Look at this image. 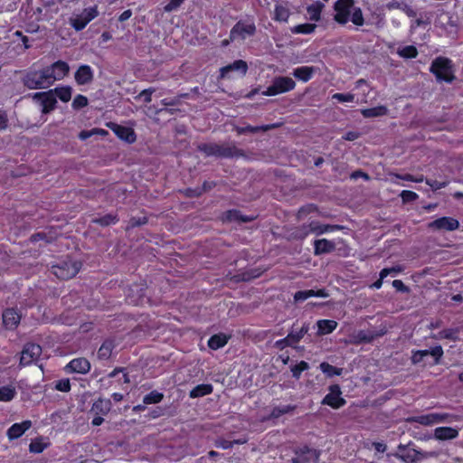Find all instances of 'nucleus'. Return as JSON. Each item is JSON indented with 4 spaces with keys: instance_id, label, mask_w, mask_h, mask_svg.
<instances>
[{
    "instance_id": "28",
    "label": "nucleus",
    "mask_w": 463,
    "mask_h": 463,
    "mask_svg": "<svg viewBox=\"0 0 463 463\" xmlns=\"http://www.w3.org/2000/svg\"><path fill=\"white\" fill-rule=\"evenodd\" d=\"M317 335H323L332 333L337 327V322L330 319H320L317 322Z\"/></svg>"
},
{
    "instance_id": "30",
    "label": "nucleus",
    "mask_w": 463,
    "mask_h": 463,
    "mask_svg": "<svg viewBox=\"0 0 463 463\" xmlns=\"http://www.w3.org/2000/svg\"><path fill=\"white\" fill-rule=\"evenodd\" d=\"M325 7L324 3L317 1L307 7L309 19L313 22H318L321 19V13Z\"/></svg>"
},
{
    "instance_id": "42",
    "label": "nucleus",
    "mask_w": 463,
    "mask_h": 463,
    "mask_svg": "<svg viewBox=\"0 0 463 463\" xmlns=\"http://www.w3.org/2000/svg\"><path fill=\"white\" fill-rule=\"evenodd\" d=\"M398 54L403 58H415L418 54V51L416 47L408 45L399 49Z\"/></svg>"
},
{
    "instance_id": "39",
    "label": "nucleus",
    "mask_w": 463,
    "mask_h": 463,
    "mask_svg": "<svg viewBox=\"0 0 463 463\" xmlns=\"http://www.w3.org/2000/svg\"><path fill=\"white\" fill-rule=\"evenodd\" d=\"M164 398V394L157 391H152L143 398L144 404L159 403Z\"/></svg>"
},
{
    "instance_id": "2",
    "label": "nucleus",
    "mask_w": 463,
    "mask_h": 463,
    "mask_svg": "<svg viewBox=\"0 0 463 463\" xmlns=\"http://www.w3.org/2000/svg\"><path fill=\"white\" fill-rule=\"evenodd\" d=\"M430 71L437 80L450 83L454 80V68L452 61L446 57H437L430 65Z\"/></svg>"
},
{
    "instance_id": "48",
    "label": "nucleus",
    "mask_w": 463,
    "mask_h": 463,
    "mask_svg": "<svg viewBox=\"0 0 463 463\" xmlns=\"http://www.w3.org/2000/svg\"><path fill=\"white\" fill-rule=\"evenodd\" d=\"M88 105V99L83 95H77L73 101H72V107L74 109H81Z\"/></svg>"
},
{
    "instance_id": "55",
    "label": "nucleus",
    "mask_w": 463,
    "mask_h": 463,
    "mask_svg": "<svg viewBox=\"0 0 463 463\" xmlns=\"http://www.w3.org/2000/svg\"><path fill=\"white\" fill-rule=\"evenodd\" d=\"M293 345L294 344L292 343L291 338H288V335L285 338L275 342V346L281 350L284 349L286 346Z\"/></svg>"
},
{
    "instance_id": "46",
    "label": "nucleus",
    "mask_w": 463,
    "mask_h": 463,
    "mask_svg": "<svg viewBox=\"0 0 463 463\" xmlns=\"http://www.w3.org/2000/svg\"><path fill=\"white\" fill-rule=\"evenodd\" d=\"M308 364L305 361H301L298 364L291 368L292 374L295 378L298 379L302 372L308 369Z\"/></svg>"
},
{
    "instance_id": "36",
    "label": "nucleus",
    "mask_w": 463,
    "mask_h": 463,
    "mask_svg": "<svg viewBox=\"0 0 463 463\" xmlns=\"http://www.w3.org/2000/svg\"><path fill=\"white\" fill-rule=\"evenodd\" d=\"M317 25L314 24H302L290 28L294 34H311L315 32Z\"/></svg>"
},
{
    "instance_id": "64",
    "label": "nucleus",
    "mask_w": 463,
    "mask_h": 463,
    "mask_svg": "<svg viewBox=\"0 0 463 463\" xmlns=\"http://www.w3.org/2000/svg\"><path fill=\"white\" fill-rule=\"evenodd\" d=\"M402 11L404 12L410 17H414L416 15V12L405 3L402 6Z\"/></svg>"
},
{
    "instance_id": "63",
    "label": "nucleus",
    "mask_w": 463,
    "mask_h": 463,
    "mask_svg": "<svg viewBox=\"0 0 463 463\" xmlns=\"http://www.w3.org/2000/svg\"><path fill=\"white\" fill-rule=\"evenodd\" d=\"M93 135H95V130L91 129V130H82L80 134H79V137L80 139L81 140H86L88 139L89 137H92Z\"/></svg>"
},
{
    "instance_id": "59",
    "label": "nucleus",
    "mask_w": 463,
    "mask_h": 463,
    "mask_svg": "<svg viewBox=\"0 0 463 463\" xmlns=\"http://www.w3.org/2000/svg\"><path fill=\"white\" fill-rule=\"evenodd\" d=\"M404 5V2H399L397 0H392L391 2L387 3L385 7L388 10H394V9H402V6Z\"/></svg>"
},
{
    "instance_id": "22",
    "label": "nucleus",
    "mask_w": 463,
    "mask_h": 463,
    "mask_svg": "<svg viewBox=\"0 0 463 463\" xmlns=\"http://www.w3.org/2000/svg\"><path fill=\"white\" fill-rule=\"evenodd\" d=\"M93 79V71L89 65H80L75 73V80L80 85L90 83Z\"/></svg>"
},
{
    "instance_id": "17",
    "label": "nucleus",
    "mask_w": 463,
    "mask_h": 463,
    "mask_svg": "<svg viewBox=\"0 0 463 463\" xmlns=\"http://www.w3.org/2000/svg\"><path fill=\"white\" fill-rule=\"evenodd\" d=\"M318 458V454L315 449L305 447L296 452L293 458V463H310L315 462Z\"/></svg>"
},
{
    "instance_id": "34",
    "label": "nucleus",
    "mask_w": 463,
    "mask_h": 463,
    "mask_svg": "<svg viewBox=\"0 0 463 463\" xmlns=\"http://www.w3.org/2000/svg\"><path fill=\"white\" fill-rule=\"evenodd\" d=\"M16 396V389L14 385H5L0 387V402H11Z\"/></svg>"
},
{
    "instance_id": "21",
    "label": "nucleus",
    "mask_w": 463,
    "mask_h": 463,
    "mask_svg": "<svg viewBox=\"0 0 463 463\" xmlns=\"http://www.w3.org/2000/svg\"><path fill=\"white\" fill-rule=\"evenodd\" d=\"M396 457L402 461L411 463L419 459V452L415 449H409L406 445H399Z\"/></svg>"
},
{
    "instance_id": "51",
    "label": "nucleus",
    "mask_w": 463,
    "mask_h": 463,
    "mask_svg": "<svg viewBox=\"0 0 463 463\" xmlns=\"http://www.w3.org/2000/svg\"><path fill=\"white\" fill-rule=\"evenodd\" d=\"M184 1V0H170L169 3L164 7L165 12L170 13L176 10Z\"/></svg>"
},
{
    "instance_id": "26",
    "label": "nucleus",
    "mask_w": 463,
    "mask_h": 463,
    "mask_svg": "<svg viewBox=\"0 0 463 463\" xmlns=\"http://www.w3.org/2000/svg\"><path fill=\"white\" fill-rule=\"evenodd\" d=\"M311 297L326 298L327 294L326 293V291L324 289H319V290H313V289L301 290V291H298V292L295 293L294 300L296 302L304 301V300H306V299H307L308 298H311Z\"/></svg>"
},
{
    "instance_id": "12",
    "label": "nucleus",
    "mask_w": 463,
    "mask_h": 463,
    "mask_svg": "<svg viewBox=\"0 0 463 463\" xmlns=\"http://www.w3.org/2000/svg\"><path fill=\"white\" fill-rule=\"evenodd\" d=\"M459 227L458 220L452 217H441L429 223V228L434 231L452 232Z\"/></svg>"
},
{
    "instance_id": "58",
    "label": "nucleus",
    "mask_w": 463,
    "mask_h": 463,
    "mask_svg": "<svg viewBox=\"0 0 463 463\" xmlns=\"http://www.w3.org/2000/svg\"><path fill=\"white\" fill-rule=\"evenodd\" d=\"M429 354L434 356L436 358V363H438L439 359L443 355V349L440 345L433 347L431 350H429Z\"/></svg>"
},
{
    "instance_id": "11",
    "label": "nucleus",
    "mask_w": 463,
    "mask_h": 463,
    "mask_svg": "<svg viewBox=\"0 0 463 463\" xmlns=\"http://www.w3.org/2000/svg\"><path fill=\"white\" fill-rule=\"evenodd\" d=\"M45 70L48 71L51 81L53 84L55 81L62 80L69 73L70 66L63 61H58Z\"/></svg>"
},
{
    "instance_id": "44",
    "label": "nucleus",
    "mask_w": 463,
    "mask_h": 463,
    "mask_svg": "<svg viewBox=\"0 0 463 463\" xmlns=\"http://www.w3.org/2000/svg\"><path fill=\"white\" fill-rule=\"evenodd\" d=\"M294 409H295V407L291 406V405H283V406L275 407L270 413V417L271 418H279L283 414L292 411Z\"/></svg>"
},
{
    "instance_id": "29",
    "label": "nucleus",
    "mask_w": 463,
    "mask_h": 463,
    "mask_svg": "<svg viewBox=\"0 0 463 463\" xmlns=\"http://www.w3.org/2000/svg\"><path fill=\"white\" fill-rule=\"evenodd\" d=\"M434 434L437 439L445 440L457 438L458 431L451 427H439L435 430Z\"/></svg>"
},
{
    "instance_id": "62",
    "label": "nucleus",
    "mask_w": 463,
    "mask_h": 463,
    "mask_svg": "<svg viewBox=\"0 0 463 463\" xmlns=\"http://www.w3.org/2000/svg\"><path fill=\"white\" fill-rule=\"evenodd\" d=\"M7 128V116L6 113L0 109V128L5 129Z\"/></svg>"
},
{
    "instance_id": "31",
    "label": "nucleus",
    "mask_w": 463,
    "mask_h": 463,
    "mask_svg": "<svg viewBox=\"0 0 463 463\" xmlns=\"http://www.w3.org/2000/svg\"><path fill=\"white\" fill-rule=\"evenodd\" d=\"M50 445V442L46 438L43 437H38L33 439L29 445V450L32 453H41L43 452L46 448H48Z\"/></svg>"
},
{
    "instance_id": "19",
    "label": "nucleus",
    "mask_w": 463,
    "mask_h": 463,
    "mask_svg": "<svg viewBox=\"0 0 463 463\" xmlns=\"http://www.w3.org/2000/svg\"><path fill=\"white\" fill-rule=\"evenodd\" d=\"M21 315L14 308H8L3 313V323L5 328L14 329L20 323Z\"/></svg>"
},
{
    "instance_id": "40",
    "label": "nucleus",
    "mask_w": 463,
    "mask_h": 463,
    "mask_svg": "<svg viewBox=\"0 0 463 463\" xmlns=\"http://www.w3.org/2000/svg\"><path fill=\"white\" fill-rule=\"evenodd\" d=\"M319 367L325 374L330 377L334 375H340L342 373V369L336 368L326 362L321 363Z\"/></svg>"
},
{
    "instance_id": "4",
    "label": "nucleus",
    "mask_w": 463,
    "mask_h": 463,
    "mask_svg": "<svg viewBox=\"0 0 463 463\" xmlns=\"http://www.w3.org/2000/svg\"><path fill=\"white\" fill-rule=\"evenodd\" d=\"M296 82L290 77H275L272 83L262 92L264 96H276L294 90Z\"/></svg>"
},
{
    "instance_id": "6",
    "label": "nucleus",
    "mask_w": 463,
    "mask_h": 463,
    "mask_svg": "<svg viewBox=\"0 0 463 463\" xmlns=\"http://www.w3.org/2000/svg\"><path fill=\"white\" fill-rule=\"evenodd\" d=\"M80 269V263L73 260H64L52 267V273L61 279L73 278Z\"/></svg>"
},
{
    "instance_id": "32",
    "label": "nucleus",
    "mask_w": 463,
    "mask_h": 463,
    "mask_svg": "<svg viewBox=\"0 0 463 463\" xmlns=\"http://www.w3.org/2000/svg\"><path fill=\"white\" fill-rule=\"evenodd\" d=\"M213 391V387L209 383L198 384L194 389L191 390L189 396L190 398H198L203 397L204 395L212 393Z\"/></svg>"
},
{
    "instance_id": "54",
    "label": "nucleus",
    "mask_w": 463,
    "mask_h": 463,
    "mask_svg": "<svg viewBox=\"0 0 463 463\" xmlns=\"http://www.w3.org/2000/svg\"><path fill=\"white\" fill-rule=\"evenodd\" d=\"M395 177L400 178L402 180L410 181V182H415V183H421L424 180L423 175H420L418 177H414L413 175L410 174H406L403 175H395Z\"/></svg>"
},
{
    "instance_id": "18",
    "label": "nucleus",
    "mask_w": 463,
    "mask_h": 463,
    "mask_svg": "<svg viewBox=\"0 0 463 463\" xmlns=\"http://www.w3.org/2000/svg\"><path fill=\"white\" fill-rule=\"evenodd\" d=\"M340 229L341 227L338 225L320 224L319 222H312L309 223L307 231L305 232V235H307L308 233L321 235L324 233L333 232Z\"/></svg>"
},
{
    "instance_id": "56",
    "label": "nucleus",
    "mask_w": 463,
    "mask_h": 463,
    "mask_svg": "<svg viewBox=\"0 0 463 463\" xmlns=\"http://www.w3.org/2000/svg\"><path fill=\"white\" fill-rule=\"evenodd\" d=\"M401 270H402V269L400 267H392V268L383 269L381 270L380 276L382 277V279H384L388 275L398 274L399 272H401Z\"/></svg>"
},
{
    "instance_id": "14",
    "label": "nucleus",
    "mask_w": 463,
    "mask_h": 463,
    "mask_svg": "<svg viewBox=\"0 0 463 463\" xmlns=\"http://www.w3.org/2000/svg\"><path fill=\"white\" fill-rule=\"evenodd\" d=\"M322 403L334 409H338L345 405V401L341 397L340 387L338 385H332L330 387V392L325 396Z\"/></svg>"
},
{
    "instance_id": "24",
    "label": "nucleus",
    "mask_w": 463,
    "mask_h": 463,
    "mask_svg": "<svg viewBox=\"0 0 463 463\" xmlns=\"http://www.w3.org/2000/svg\"><path fill=\"white\" fill-rule=\"evenodd\" d=\"M335 250V243L327 239L316 240L314 241L315 255L331 252Z\"/></svg>"
},
{
    "instance_id": "7",
    "label": "nucleus",
    "mask_w": 463,
    "mask_h": 463,
    "mask_svg": "<svg viewBox=\"0 0 463 463\" xmlns=\"http://www.w3.org/2000/svg\"><path fill=\"white\" fill-rule=\"evenodd\" d=\"M256 33V25L252 22H238L231 30V41H243L249 36L254 35Z\"/></svg>"
},
{
    "instance_id": "10",
    "label": "nucleus",
    "mask_w": 463,
    "mask_h": 463,
    "mask_svg": "<svg viewBox=\"0 0 463 463\" xmlns=\"http://www.w3.org/2000/svg\"><path fill=\"white\" fill-rule=\"evenodd\" d=\"M33 99L40 102L43 113H49L54 109L57 102L52 90L46 92H36L33 94Z\"/></svg>"
},
{
    "instance_id": "38",
    "label": "nucleus",
    "mask_w": 463,
    "mask_h": 463,
    "mask_svg": "<svg viewBox=\"0 0 463 463\" xmlns=\"http://www.w3.org/2000/svg\"><path fill=\"white\" fill-rule=\"evenodd\" d=\"M52 90L55 95V98L58 97L63 102H68L71 98V87H68V86L59 87V88H55Z\"/></svg>"
},
{
    "instance_id": "53",
    "label": "nucleus",
    "mask_w": 463,
    "mask_h": 463,
    "mask_svg": "<svg viewBox=\"0 0 463 463\" xmlns=\"http://www.w3.org/2000/svg\"><path fill=\"white\" fill-rule=\"evenodd\" d=\"M430 351L429 350H419L413 353L412 354V362L413 364H418L421 362L423 357L429 355Z\"/></svg>"
},
{
    "instance_id": "52",
    "label": "nucleus",
    "mask_w": 463,
    "mask_h": 463,
    "mask_svg": "<svg viewBox=\"0 0 463 463\" xmlns=\"http://www.w3.org/2000/svg\"><path fill=\"white\" fill-rule=\"evenodd\" d=\"M401 197L403 202H412L418 198V194L412 191L403 190L401 193Z\"/></svg>"
},
{
    "instance_id": "35",
    "label": "nucleus",
    "mask_w": 463,
    "mask_h": 463,
    "mask_svg": "<svg viewBox=\"0 0 463 463\" xmlns=\"http://www.w3.org/2000/svg\"><path fill=\"white\" fill-rule=\"evenodd\" d=\"M228 342V337L225 335H214L209 341L208 345L213 350H217L223 347Z\"/></svg>"
},
{
    "instance_id": "41",
    "label": "nucleus",
    "mask_w": 463,
    "mask_h": 463,
    "mask_svg": "<svg viewBox=\"0 0 463 463\" xmlns=\"http://www.w3.org/2000/svg\"><path fill=\"white\" fill-rule=\"evenodd\" d=\"M309 326L307 325H303L302 327L298 332H290L288 334V338H291L293 344L298 343L304 335L308 332Z\"/></svg>"
},
{
    "instance_id": "20",
    "label": "nucleus",
    "mask_w": 463,
    "mask_h": 463,
    "mask_svg": "<svg viewBox=\"0 0 463 463\" xmlns=\"http://www.w3.org/2000/svg\"><path fill=\"white\" fill-rule=\"evenodd\" d=\"M248 70L247 62L242 60H238L221 69V77H229V73L232 71H239L241 75H245Z\"/></svg>"
},
{
    "instance_id": "1",
    "label": "nucleus",
    "mask_w": 463,
    "mask_h": 463,
    "mask_svg": "<svg viewBox=\"0 0 463 463\" xmlns=\"http://www.w3.org/2000/svg\"><path fill=\"white\" fill-rule=\"evenodd\" d=\"M334 19L340 24L351 21L354 25L362 26L364 24L361 8L354 6V0H337L334 5Z\"/></svg>"
},
{
    "instance_id": "13",
    "label": "nucleus",
    "mask_w": 463,
    "mask_h": 463,
    "mask_svg": "<svg viewBox=\"0 0 463 463\" xmlns=\"http://www.w3.org/2000/svg\"><path fill=\"white\" fill-rule=\"evenodd\" d=\"M107 126L117 135L118 138L124 140L129 144L134 143L137 139V136L133 128L118 125L117 123H108Z\"/></svg>"
},
{
    "instance_id": "5",
    "label": "nucleus",
    "mask_w": 463,
    "mask_h": 463,
    "mask_svg": "<svg viewBox=\"0 0 463 463\" xmlns=\"http://www.w3.org/2000/svg\"><path fill=\"white\" fill-rule=\"evenodd\" d=\"M452 418L454 417L448 413L430 412L408 418L407 421L416 422L423 426H432L445 421L450 422Z\"/></svg>"
},
{
    "instance_id": "43",
    "label": "nucleus",
    "mask_w": 463,
    "mask_h": 463,
    "mask_svg": "<svg viewBox=\"0 0 463 463\" xmlns=\"http://www.w3.org/2000/svg\"><path fill=\"white\" fill-rule=\"evenodd\" d=\"M271 128H273V126L271 125H265V126H258V127H252V126H246V127H241V128H237V132L239 134H243V133H246V132H258L260 130H263V131H266V130H269Z\"/></svg>"
},
{
    "instance_id": "23",
    "label": "nucleus",
    "mask_w": 463,
    "mask_h": 463,
    "mask_svg": "<svg viewBox=\"0 0 463 463\" xmlns=\"http://www.w3.org/2000/svg\"><path fill=\"white\" fill-rule=\"evenodd\" d=\"M67 368L73 373H86L90 369V364L86 358L80 357L71 360Z\"/></svg>"
},
{
    "instance_id": "33",
    "label": "nucleus",
    "mask_w": 463,
    "mask_h": 463,
    "mask_svg": "<svg viewBox=\"0 0 463 463\" xmlns=\"http://www.w3.org/2000/svg\"><path fill=\"white\" fill-rule=\"evenodd\" d=\"M361 113L364 118H376L385 116L388 113V109L381 105L371 109H364Z\"/></svg>"
},
{
    "instance_id": "49",
    "label": "nucleus",
    "mask_w": 463,
    "mask_h": 463,
    "mask_svg": "<svg viewBox=\"0 0 463 463\" xmlns=\"http://www.w3.org/2000/svg\"><path fill=\"white\" fill-rule=\"evenodd\" d=\"M55 389L60 392H69L71 390V383L69 379H62L56 383Z\"/></svg>"
},
{
    "instance_id": "50",
    "label": "nucleus",
    "mask_w": 463,
    "mask_h": 463,
    "mask_svg": "<svg viewBox=\"0 0 463 463\" xmlns=\"http://www.w3.org/2000/svg\"><path fill=\"white\" fill-rule=\"evenodd\" d=\"M96 222L107 226L117 222V218L114 215L108 214L99 219L95 220Z\"/></svg>"
},
{
    "instance_id": "25",
    "label": "nucleus",
    "mask_w": 463,
    "mask_h": 463,
    "mask_svg": "<svg viewBox=\"0 0 463 463\" xmlns=\"http://www.w3.org/2000/svg\"><path fill=\"white\" fill-rule=\"evenodd\" d=\"M291 12L288 7L281 4H278L274 7L272 19L279 23H288Z\"/></svg>"
},
{
    "instance_id": "3",
    "label": "nucleus",
    "mask_w": 463,
    "mask_h": 463,
    "mask_svg": "<svg viewBox=\"0 0 463 463\" xmlns=\"http://www.w3.org/2000/svg\"><path fill=\"white\" fill-rule=\"evenodd\" d=\"M24 83L31 90L47 89L52 85L50 75L45 69L29 71L24 79Z\"/></svg>"
},
{
    "instance_id": "60",
    "label": "nucleus",
    "mask_w": 463,
    "mask_h": 463,
    "mask_svg": "<svg viewBox=\"0 0 463 463\" xmlns=\"http://www.w3.org/2000/svg\"><path fill=\"white\" fill-rule=\"evenodd\" d=\"M359 137H360V134H359L358 132H355V131H349V132H347V133L343 137V138H344L345 140L354 141V140H356Z\"/></svg>"
},
{
    "instance_id": "45",
    "label": "nucleus",
    "mask_w": 463,
    "mask_h": 463,
    "mask_svg": "<svg viewBox=\"0 0 463 463\" xmlns=\"http://www.w3.org/2000/svg\"><path fill=\"white\" fill-rule=\"evenodd\" d=\"M437 339H450V340H457L458 338V329H445L440 331L436 336Z\"/></svg>"
},
{
    "instance_id": "15",
    "label": "nucleus",
    "mask_w": 463,
    "mask_h": 463,
    "mask_svg": "<svg viewBox=\"0 0 463 463\" xmlns=\"http://www.w3.org/2000/svg\"><path fill=\"white\" fill-rule=\"evenodd\" d=\"M33 423L26 420L19 423H14L7 430L6 436L9 440H14L22 437L31 427Z\"/></svg>"
},
{
    "instance_id": "47",
    "label": "nucleus",
    "mask_w": 463,
    "mask_h": 463,
    "mask_svg": "<svg viewBox=\"0 0 463 463\" xmlns=\"http://www.w3.org/2000/svg\"><path fill=\"white\" fill-rule=\"evenodd\" d=\"M332 98L342 103L354 100V95L351 93H335Z\"/></svg>"
},
{
    "instance_id": "16",
    "label": "nucleus",
    "mask_w": 463,
    "mask_h": 463,
    "mask_svg": "<svg viewBox=\"0 0 463 463\" xmlns=\"http://www.w3.org/2000/svg\"><path fill=\"white\" fill-rule=\"evenodd\" d=\"M200 149L207 156L230 157L233 156L232 148L224 147L216 144H207L200 146Z\"/></svg>"
},
{
    "instance_id": "37",
    "label": "nucleus",
    "mask_w": 463,
    "mask_h": 463,
    "mask_svg": "<svg viewBox=\"0 0 463 463\" xmlns=\"http://www.w3.org/2000/svg\"><path fill=\"white\" fill-rule=\"evenodd\" d=\"M114 348L113 342L110 340L105 341L98 351V356L100 359H108L112 353Z\"/></svg>"
},
{
    "instance_id": "61",
    "label": "nucleus",
    "mask_w": 463,
    "mask_h": 463,
    "mask_svg": "<svg viewBox=\"0 0 463 463\" xmlns=\"http://www.w3.org/2000/svg\"><path fill=\"white\" fill-rule=\"evenodd\" d=\"M392 286L394 288H396L397 290L399 291H407L408 288H406V286L403 284V282L400 279H395L392 281Z\"/></svg>"
},
{
    "instance_id": "9",
    "label": "nucleus",
    "mask_w": 463,
    "mask_h": 463,
    "mask_svg": "<svg viewBox=\"0 0 463 463\" xmlns=\"http://www.w3.org/2000/svg\"><path fill=\"white\" fill-rule=\"evenodd\" d=\"M42 354V347L36 344H26L22 352L20 364L27 366L34 363Z\"/></svg>"
},
{
    "instance_id": "8",
    "label": "nucleus",
    "mask_w": 463,
    "mask_h": 463,
    "mask_svg": "<svg viewBox=\"0 0 463 463\" xmlns=\"http://www.w3.org/2000/svg\"><path fill=\"white\" fill-rule=\"evenodd\" d=\"M98 14L97 6L85 8L80 14L71 17L70 24L76 31H80L84 29L90 21L96 18Z\"/></svg>"
},
{
    "instance_id": "27",
    "label": "nucleus",
    "mask_w": 463,
    "mask_h": 463,
    "mask_svg": "<svg viewBox=\"0 0 463 463\" xmlns=\"http://www.w3.org/2000/svg\"><path fill=\"white\" fill-rule=\"evenodd\" d=\"M315 71L316 69L314 67L302 66L293 71V76L301 81L307 82L313 77Z\"/></svg>"
},
{
    "instance_id": "57",
    "label": "nucleus",
    "mask_w": 463,
    "mask_h": 463,
    "mask_svg": "<svg viewBox=\"0 0 463 463\" xmlns=\"http://www.w3.org/2000/svg\"><path fill=\"white\" fill-rule=\"evenodd\" d=\"M426 184H429L433 190H439L446 186V182H439L436 180H426Z\"/></svg>"
}]
</instances>
